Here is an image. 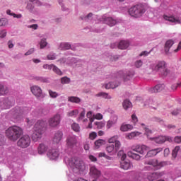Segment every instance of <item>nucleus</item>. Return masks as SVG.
<instances>
[{"label": "nucleus", "instance_id": "1", "mask_svg": "<svg viewBox=\"0 0 181 181\" xmlns=\"http://www.w3.org/2000/svg\"><path fill=\"white\" fill-rule=\"evenodd\" d=\"M45 127H46V122L43 120H38L35 123L31 134L33 142H37V141L42 139V136L45 133Z\"/></svg>", "mask_w": 181, "mask_h": 181}, {"label": "nucleus", "instance_id": "2", "mask_svg": "<svg viewBox=\"0 0 181 181\" xmlns=\"http://www.w3.org/2000/svg\"><path fill=\"white\" fill-rule=\"evenodd\" d=\"M23 135V129L18 126L10 127L6 130V136L8 138L10 141L16 142L19 138Z\"/></svg>", "mask_w": 181, "mask_h": 181}, {"label": "nucleus", "instance_id": "3", "mask_svg": "<svg viewBox=\"0 0 181 181\" xmlns=\"http://www.w3.org/2000/svg\"><path fill=\"white\" fill-rule=\"evenodd\" d=\"M146 151H149V147L145 145L136 146L133 148L131 151H128L127 156L132 159H135V160H139V159L142 158V156L141 155H144Z\"/></svg>", "mask_w": 181, "mask_h": 181}, {"label": "nucleus", "instance_id": "4", "mask_svg": "<svg viewBox=\"0 0 181 181\" xmlns=\"http://www.w3.org/2000/svg\"><path fill=\"white\" fill-rule=\"evenodd\" d=\"M65 160H67L69 165L70 168H72L73 171L75 173H78L80 170H84L86 168L84 165V162L77 157L65 158Z\"/></svg>", "mask_w": 181, "mask_h": 181}, {"label": "nucleus", "instance_id": "5", "mask_svg": "<svg viewBox=\"0 0 181 181\" xmlns=\"http://www.w3.org/2000/svg\"><path fill=\"white\" fill-rule=\"evenodd\" d=\"M110 144L106 147V151L110 155L114 156L117 155L118 151L121 148V142L119 141H117V136H113L109 139Z\"/></svg>", "mask_w": 181, "mask_h": 181}, {"label": "nucleus", "instance_id": "6", "mask_svg": "<svg viewBox=\"0 0 181 181\" xmlns=\"http://www.w3.org/2000/svg\"><path fill=\"white\" fill-rule=\"evenodd\" d=\"M152 70L158 73L159 76H163L164 77L169 74V69H168V66L165 61H158L153 66Z\"/></svg>", "mask_w": 181, "mask_h": 181}, {"label": "nucleus", "instance_id": "7", "mask_svg": "<svg viewBox=\"0 0 181 181\" xmlns=\"http://www.w3.org/2000/svg\"><path fill=\"white\" fill-rule=\"evenodd\" d=\"M129 13L133 18H141L145 13V8L142 4H137L129 9Z\"/></svg>", "mask_w": 181, "mask_h": 181}, {"label": "nucleus", "instance_id": "8", "mask_svg": "<svg viewBox=\"0 0 181 181\" xmlns=\"http://www.w3.org/2000/svg\"><path fill=\"white\" fill-rule=\"evenodd\" d=\"M135 76V72L134 71H129L127 72H124L123 71H119L116 74V78L117 81H119L120 83L121 81H129L132 77Z\"/></svg>", "mask_w": 181, "mask_h": 181}, {"label": "nucleus", "instance_id": "9", "mask_svg": "<svg viewBox=\"0 0 181 181\" xmlns=\"http://www.w3.org/2000/svg\"><path fill=\"white\" fill-rule=\"evenodd\" d=\"M17 146L19 148H28L30 146V137L29 135H23L21 136L19 140L17 141Z\"/></svg>", "mask_w": 181, "mask_h": 181}, {"label": "nucleus", "instance_id": "10", "mask_svg": "<svg viewBox=\"0 0 181 181\" xmlns=\"http://www.w3.org/2000/svg\"><path fill=\"white\" fill-rule=\"evenodd\" d=\"M62 121V116L59 114L54 115L52 117L49 118L48 120V124L50 128H57L60 125Z\"/></svg>", "mask_w": 181, "mask_h": 181}, {"label": "nucleus", "instance_id": "11", "mask_svg": "<svg viewBox=\"0 0 181 181\" xmlns=\"http://www.w3.org/2000/svg\"><path fill=\"white\" fill-rule=\"evenodd\" d=\"M145 165H150L151 166H153V168L160 169V168L165 166L166 162L165 161L159 162V160L156 159H152L150 160L145 161Z\"/></svg>", "mask_w": 181, "mask_h": 181}, {"label": "nucleus", "instance_id": "12", "mask_svg": "<svg viewBox=\"0 0 181 181\" xmlns=\"http://www.w3.org/2000/svg\"><path fill=\"white\" fill-rule=\"evenodd\" d=\"M31 93L35 95L37 98H45V95L42 92V88L38 86H33L30 87Z\"/></svg>", "mask_w": 181, "mask_h": 181}, {"label": "nucleus", "instance_id": "13", "mask_svg": "<svg viewBox=\"0 0 181 181\" xmlns=\"http://www.w3.org/2000/svg\"><path fill=\"white\" fill-rule=\"evenodd\" d=\"M47 155L52 160H56V159H57L60 156V153L57 148H51L48 151Z\"/></svg>", "mask_w": 181, "mask_h": 181}, {"label": "nucleus", "instance_id": "14", "mask_svg": "<svg viewBox=\"0 0 181 181\" xmlns=\"http://www.w3.org/2000/svg\"><path fill=\"white\" fill-rule=\"evenodd\" d=\"M150 139H152L156 144H163L166 141L172 142V137L170 136H159L156 138H150Z\"/></svg>", "mask_w": 181, "mask_h": 181}, {"label": "nucleus", "instance_id": "15", "mask_svg": "<svg viewBox=\"0 0 181 181\" xmlns=\"http://www.w3.org/2000/svg\"><path fill=\"white\" fill-rule=\"evenodd\" d=\"M101 21L106 25H108V26H115V25L117 23V20L112 17L103 16L101 18Z\"/></svg>", "mask_w": 181, "mask_h": 181}, {"label": "nucleus", "instance_id": "16", "mask_svg": "<svg viewBox=\"0 0 181 181\" xmlns=\"http://www.w3.org/2000/svg\"><path fill=\"white\" fill-rule=\"evenodd\" d=\"M77 144L76 136L71 135L66 138V145L69 148H74Z\"/></svg>", "mask_w": 181, "mask_h": 181}, {"label": "nucleus", "instance_id": "17", "mask_svg": "<svg viewBox=\"0 0 181 181\" xmlns=\"http://www.w3.org/2000/svg\"><path fill=\"white\" fill-rule=\"evenodd\" d=\"M162 176H163V173L156 172L153 173H148L147 175V179L149 181H153L156 180V179H159V177H162Z\"/></svg>", "mask_w": 181, "mask_h": 181}, {"label": "nucleus", "instance_id": "18", "mask_svg": "<svg viewBox=\"0 0 181 181\" xmlns=\"http://www.w3.org/2000/svg\"><path fill=\"white\" fill-rule=\"evenodd\" d=\"M26 107H17L14 110L13 115L16 118H19L21 115H23V114H26Z\"/></svg>", "mask_w": 181, "mask_h": 181}, {"label": "nucleus", "instance_id": "19", "mask_svg": "<svg viewBox=\"0 0 181 181\" xmlns=\"http://www.w3.org/2000/svg\"><path fill=\"white\" fill-rule=\"evenodd\" d=\"M76 50V48L71 47L70 42H61L59 46V50Z\"/></svg>", "mask_w": 181, "mask_h": 181}, {"label": "nucleus", "instance_id": "20", "mask_svg": "<svg viewBox=\"0 0 181 181\" xmlns=\"http://www.w3.org/2000/svg\"><path fill=\"white\" fill-rule=\"evenodd\" d=\"M163 148H157L153 150H150L146 155V158H153V156H156L159 152H162Z\"/></svg>", "mask_w": 181, "mask_h": 181}, {"label": "nucleus", "instance_id": "21", "mask_svg": "<svg viewBox=\"0 0 181 181\" xmlns=\"http://www.w3.org/2000/svg\"><path fill=\"white\" fill-rule=\"evenodd\" d=\"M90 174L95 179H98L101 175V172L97 169V168L93 166L90 168Z\"/></svg>", "mask_w": 181, "mask_h": 181}, {"label": "nucleus", "instance_id": "22", "mask_svg": "<svg viewBox=\"0 0 181 181\" xmlns=\"http://www.w3.org/2000/svg\"><path fill=\"white\" fill-rule=\"evenodd\" d=\"M63 139V132L57 131L53 137L54 144H59L60 141Z\"/></svg>", "mask_w": 181, "mask_h": 181}, {"label": "nucleus", "instance_id": "23", "mask_svg": "<svg viewBox=\"0 0 181 181\" xmlns=\"http://www.w3.org/2000/svg\"><path fill=\"white\" fill-rule=\"evenodd\" d=\"M165 88V84H158L148 90L149 93H160Z\"/></svg>", "mask_w": 181, "mask_h": 181}, {"label": "nucleus", "instance_id": "24", "mask_svg": "<svg viewBox=\"0 0 181 181\" xmlns=\"http://www.w3.org/2000/svg\"><path fill=\"white\" fill-rule=\"evenodd\" d=\"M14 104L13 98H7L4 99L3 105L6 108H9V107H12Z\"/></svg>", "mask_w": 181, "mask_h": 181}, {"label": "nucleus", "instance_id": "25", "mask_svg": "<svg viewBox=\"0 0 181 181\" xmlns=\"http://www.w3.org/2000/svg\"><path fill=\"white\" fill-rule=\"evenodd\" d=\"M93 16H94V14H93V13H89L86 16H81L80 17V20L83 21L84 22H90V23H93Z\"/></svg>", "mask_w": 181, "mask_h": 181}, {"label": "nucleus", "instance_id": "26", "mask_svg": "<svg viewBox=\"0 0 181 181\" xmlns=\"http://www.w3.org/2000/svg\"><path fill=\"white\" fill-rule=\"evenodd\" d=\"M163 18L165 19V21H168V22H171L172 23H177V24L181 23V21L180 19H179V18H176L172 16H164Z\"/></svg>", "mask_w": 181, "mask_h": 181}, {"label": "nucleus", "instance_id": "27", "mask_svg": "<svg viewBox=\"0 0 181 181\" xmlns=\"http://www.w3.org/2000/svg\"><path fill=\"white\" fill-rule=\"evenodd\" d=\"M174 44H175V42L172 40H168V41H166L165 45V54H169V50H170V47L172 46H173Z\"/></svg>", "mask_w": 181, "mask_h": 181}, {"label": "nucleus", "instance_id": "28", "mask_svg": "<svg viewBox=\"0 0 181 181\" xmlns=\"http://www.w3.org/2000/svg\"><path fill=\"white\" fill-rule=\"evenodd\" d=\"M129 47V42L122 40L119 42L118 47L121 50H125V49H128Z\"/></svg>", "mask_w": 181, "mask_h": 181}, {"label": "nucleus", "instance_id": "29", "mask_svg": "<svg viewBox=\"0 0 181 181\" xmlns=\"http://www.w3.org/2000/svg\"><path fill=\"white\" fill-rule=\"evenodd\" d=\"M47 149V146L45 145L44 144H40L37 148L38 153L40 155H43V153H46Z\"/></svg>", "mask_w": 181, "mask_h": 181}, {"label": "nucleus", "instance_id": "30", "mask_svg": "<svg viewBox=\"0 0 181 181\" xmlns=\"http://www.w3.org/2000/svg\"><path fill=\"white\" fill-rule=\"evenodd\" d=\"M120 82L118 81L117 83L115 82H109L108 83L105 84V88L106 90H110V88H117L118 86H119Z\"/></svg>", "mask_w": 181, "mask_h": 181}, {"label": "nucleus", "instance_id": "31", "mask_svg": "<svg viewBox=\"0 0 181 181\" xmlns=\"http://www.w3.org/2000/svg\"><path fill=\"white\" fill-rule=\"evenodd\" d=\"M68 101L69 103H74L75 104H80L81 99L77 96H69L68 97Z\"/></svg>", "mask_w": 181, "mask_h": 181}, {"label": "nucleus", "instance_id": "32", "mask_svg": "<svg viewBox=\"0 0 181 181\" xmlns=\"http://www.w3.org/2000/svg\"><path fill=\"white\" fill-rule=\"evenodd\" d=\"M122 106L124 110H128V108L132 107V103H131V101H129V100L126 99L124 100Z\"/></svg>", "mask_w": 181, "mask_h": 181}, {"label": "nucleus", "instance_id": "33", "mask_svg": "<svg viewBox=\"0 0 181 181\" xmlns=\"http://www.w3.org/2000/svg\"><path fill=\"white\" fill-rule=\"evenodd\" d=\"M121 168L122 169H124V170H128V169L131 168V163L129 161H123L121 163Z\"/></svg>", "mask_w": 181, "mask_h": 181}, {"label": "nucleus", "instance_id": "34", "mask_svg": "<svg viewBox=\"0 0 181 181\" xmlns=\"http://www.w3.org/2000/svg\"><path fill=\"white\" fill-rule=\"evenodd\" d=\"M96 97H102V98H105L106 100H111V95L105 92H100L96 95Z\"/></svg>", "mask_w": 181, "mask_h": 181}, {"label": "nucleus", "instance_id": "35", "mask_svg": "<svg viewBox=\"0 0 181 181\" xmlns=\"http://www.w3.org/2000/svg\"><path fill=\"white\" fill-rule=\"evenodd\" d=\"M8 92L9 90H8V87L0 84V94L1 95H5V94H8Z\"/></svg>", "mask_w": 181, "mask_h": 181}, {"label": "nucleus", "instance_id": "36", "mask_svg": "<svg viewBox=\"0 0 181 181\" xmlns=\"http://www.w3.org/2000/svg\"><path fill=\"white\" fill-rule=\"evenodd\" d=\"M132 129V126L131 124H122L120 127V131L122 132H127V131Z\"/></svg>", "mask_w": 181, "mask_h": 181}, {"label": "nucleus", "instance_id": "37", "mask_svg": "<svg viewBox=\"0 0 181 181\" xmlns=\"http://www.w3.org/2000/svg\"><path fill=\"white\" fill-rule=\"evenodd\" d=\"M26 9L30 13H35V6L32 3H28L26 6Z\"/></svg>", "mask_w": 181, "mask_h": 181}, {"label": "nucleus", "instance_id": "38", "mask_svg": "<svg viewBox=\"0 0 181 181\" xmlns=\"http://www.w3.org/2000/svg\"><path fill=\"white\" fill-rule=\"evenodd\" d=\"M52 71H54V73H55L58 76H63V72L56 65H54V67L52 68Z\"/></svg>", "mask_w": 181, "mask_h": 181}, {"label": "nucleus", "instance_id": "39", "mask_svg": "<svg viewBox=\"0 0 181 181\" xmlns=\"http://www.w3.org/2000/svg\"><path fill=\"white\" fill-rule=\"evenodd\" d=\"M8 23V19H6V18H0V28H4V26H6Z\"/></svg>", "mask_w": 181, "mask_h": 181}, {"label": "nucleus", "instance_id": "40", "mask_svg": "<svg viewBox=\"0 0 181 181\" xmlns=\"http://www.w3.org/2000/svg\"><path fill=\"white\" fill-rule=\"evenodd\" d=\"M71 79L67 76L61 78V84H70Z\"/></svg>", "mask_w": 181, "mask_h": 181}, {"label": "nucleus", "instance_id": "41", "mask_svg": "<svg viewBox=\"0 0 181 181\" xmlns=\"http://www.w3.org/2000/svg\"><path fill=\"white\" fill-rule=\"evenodd\" d=\"M57 57V54L54 52H50L47 56V59L48 60H56Z\"/></svg>", "mask_w": 181, "mask_h": 181}, {"label": "nucleus", "instance_id": "42", "mask_svg": "<svg viewBox=\"0 0 181 181\" xmlns=\"http://www.w3.org/2000/svg\"><path fill=\"white\" fill-rule=\"evenodd\" d=\"M47 46V42L46 41V38H42L40 42V49H45Z\"/></svg>", "mask_w": 181, "mask_h": 181}, {"label": "nucleus", "instance_id": "43", "mask_svg": "<svg viewBox=\"0 0 181 181\" xmlns=\"http://www.w3.org/2000/svg\"><path fill=\"white\" fill-rule=\"evenodd\" d=\"M117 156H118L119 158H121V159H122V160H125V159H126V158H127V154H125L122 150H120V151H119L118 153H117Z\"/></svg>", "mask_w": 181, "mask_h": 181}, {"label": "nucleus", "instance_id": "44", "mask_svg": "<svg viewBox=\"0 0 181 181\" xmlns=\"http://www.w3.org/2000/svg\"><path fill=\"white\" fill-rule=\"evenodd\" d=\"M180 150V146H176L172 152V156L173 158H174V159H175V158L177 156V153L179 152V151Z\"/></svg>", "mask_w": 181, "mask_h": 181}, {"label": "nucleus", "instance_id": "45", "mask_svg": "<svg viewBox=\"0 0 181 181\" xmlns=\"http://www.w3.org/2000/svg\"><path fill=\"white\" fill-rule=\"evenodd\" d=\"M48 93H49L51 98H57V97H59V95H60L59 93H57V92H54L52 90H49Z\"/></svg>", "mask_w": 181, "mask_h": 181}, {"label": "nucleus", "instance_id": "46", "mask_svg": "<svg viewBox=\"0 0 181 181\" xmlns=\"http://www.w3.org/2000/svg\"><path fill=\"white\" fill-rule=\"evenodd\" d=\"M104 140L103 139H99L98 141H95V146L97 149H98V148H100V146H102V145H104Z\"/></svg>", "mask_w": 181, "mask_h": 181}, {"label": "nucleus", "instance_id": "47", "mask_svg": "<svg viewBox=\"0 0 181 181\" xmlns=\"http://www.w3.org/2000/svg\"><path fill=\"white\" fill-rule=\"evenodd\" d=\"M69 117H77L78 115V110H71L68 112Z\"/></svg>", "mask_w": 181, "mask_h": 181}, {"label": "nucleus", "instance_id": "48", "mask_svg": "<svg viewBox=\"0 0 181 181\" xmlns=\"http://www.w3.org/2000/svg\"><path fill=\"white\" fill-rule=\"evenodd\" d=\"M71 128H72L73 131H75V132H80V126L77 123L72 124Z\"/></svg>", "mask_w": 181, "mask_h": 181}, {"label": "nucleus", "instance_id": "49", "mask_svg": "<svg viewBox=\"0 0 181 181\" xmlns=\"http://www.w3.org/2000/svg\"><path fill=\"white\" fill-rule=\"evenodd\" d=\"M142 64H144V62L142 60L139 59L134 62V66L136 67V69H139L140 67H142Z\"/></svg>", "mask_w": 181, "mask_h": 181}, {"label": "nucleus", "instance_id": "50", "mask_svg": "<svg viewBox=\"0 0 181 181\" xmlns=\"http://www.w3.org/2000/svg\"><path fill=\"white\" fill-rule=\"evenodd\" d=\"M84 117H86V110H83L79 115L78 117V121H83L84 119Z\"/></svg>", "mask_w": 181, "mask_h": 181}, {"label": "nucleus", "instance_id": "51", "mask_svg": "<svg viewBox=\"0 0 181 181\" xmlns=\"http://www.w3.org/2000/svg\"><path fill=\"white\" fill-rule=\"evenodd\" d=\"M35 80H36V81H41V83H46V81H47V79L42 76H35Z\"/></svg>", "mask_w": 181, "mask_h": 181}, {"label": "nucleus", "instance_id": "52", "mask_svg": "<svg viewBox=\"0 0 181 181\" xmlns=\"http://www.w3.org/2000/svg\"><path fill=\"white\" fill-rule=\"evenodd\" d=\"M54 66V64H44L43 65V69H45V70H53V67Z\"/></svg>", "mask_w": 181, "mask_h": 181}, {"label": "nucleus", "instance_id": "53", "mask_svg": "<svg viewBox=\"0 0 181 181\" xmlns=\"http://www.w3.org/2000/svg\"><path fill=\"white\" fill-rule=\"evenodd\" d=\"M113 125H115V122L112 120H109L107 122L106 128H107V129H110V128H111Z\"/></svg>", "mask_w": 181, "mask_h": 181}, {"label": "nucleus", "instance_id": "54", "mask_svg": "<svg viewBox=\"0 0 181 181\" xmlns=\"http://www.w3.org/2000/svg\"><path fill=\"white\" fill-rule=\"evenodd\" d=\"M6 30H3L0 32V39H4V37H6Z\"/></svg>", "mask_w": 181, "mask_h": 181}, {"label": "nucleus", "instance_id": "55", "mask_svg": "<svg viewBox=\"0 0 181 181\" xmlns=\"http://www.w3.org/2000/svg\"><path fill=\"white\" fill-rule=\"evenodd\" d=\"M153 120L156 121V122H159L160 124H161V125H164L165 124L163 119H160V117H154Z\"/></svg>", "mask_w": 181, "mask_h": 181}, {"label": "nucleus", "instance_id": "56", "mask_svg": "<svg viewBox=\"0 0 181 181\" xmlns=\"http://www.w3.org/2000/svg\"><path fill=\"white\" fill-rule=\"evenodd\" d=\"M33 53H35V48L30 49L25 53V56H30V54H33Z\"/></svg>", "mask_w": 181, "mask_h": 181}, {"label": "nucleus", "instance_id": "57", "mask_svg": "<svg viewBox=\"0 0 181 181\" xmlns=\"http://www.w3.org/2000/svg\"><path fill=\"white\" fill-rule=\"evenodd\" d=\"M144 129L146 131V135L147 136V138H151V137H149V135H151V134H152V130H151L148 127H145Z\"/></svg>", "mask_w": 181, "mask_h": 181}, {"label": "nucleus", "instance_id": "58", "mask_svg": "<svg viewBox=\"0 0 181 181\" xmlns=\"http://www.w3.org/2000/svg\"><path fill=\"white\" fill-rule=\"evenodd\" d=\"M163 126L165 127V128H168V129H175V128H176L175 125L173 124H163Z\"/></svg>", "mask_w": 181, "mask_h": 181}, {"label": "nucleus", "instance_id": "59", "mask_svg": "<svg viewBox=\"0 0 181 181\" xmlns=\"http://www.w3.org/2000/svg\"><path fill=\"white\" fill-rule=\"evenodd\" d=\"M175 144H181V136H177L174 138Z\"/></svg>", "mask_w": 181, "mask_h": 181}, {"label": "nucleus", "instance_id": "60", "mask_svg": "<svg viewBox=\"0 0 181 181\" xmlns=\"http://www.w3.org/2000/svg\"><path fill=\"white\" fill-rule=\"evenodd\" d=\"M7 45L9 49H13V47L15 46V45H13V41H12V40H8Z\"/></svg>", "mask_w": 181, "mask_h": 181}, {"label": "nucleus", "instance_id": "61", "mask_svg": "<svg viewBox=\"0 0 181 181\" xmlns=\"http://www.w3.org/2000/svg\"><path fill=\"white\" fill-rule=\"evenodd\" d=\"M28 28L29 29H34V30H36L37 28H39V25H37V24H33V25H28Z\"/></svg>", "mask_w": 181, "mask_h": 181}, {"label": "nucleus", "instance_id": "62", "mask_svg": "<svg viewBox=\"0 0 181 181\" xmlns=\"http://www.w3.org/2000/svg\"><path fill=\"white\" fill-rule=\"evenodd\" d=\"M89 138L92 140L95 139V138H97V133L95 132L90 133L89 135Z\"/></svg>", "mask_w": 181, "mask_h": 181}, {"label": "nucleus", "instance_id": "63", "mask_svg": "<svg viewBox=\"0 0 181 181\" xmlns=\"http://www.w3.org/2000/svg\"><path fill=\"white\" fill-rule=\"evenodd\" d=\"M136 133H135V132H132V133H130V134H128L127 138H128L129 139H132V138H135V136H136Z\"/></svg>", "mask_w": 181, "mask_h": 181}, {"label": "nucleus", "instance_id": "64", "mask_svg": "<svg viewBox=\"0 0 181 181\" xmlns=\"http://www.w3.org/2000/svg\"><path fill=\"white\" fill-rule=\"evenodd\" d=\"M151 53V51L150 52H148V51H143L140 54L139 56L140 57H142V56H148V54H150Z\"/></svg>", "mask_w": 181, "mask_h": 181}]
</instances>
